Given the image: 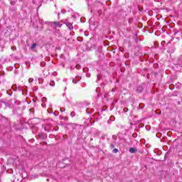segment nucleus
<instances>
[{
    "label": "nucleus",
    "mask_w": 182,
    "mask_h": 182,
    "mask_svg": "<svg viewBox=\"0 0 182 182\" xmlns=\"http://www.w3.org/2000/svg\"><path fill=\"white\" fill-rule=\"evenodd\" d=\"M49 24L50 25L51 28H53V29H56L57 28H62L63 25L60 21L50 22Z\"/></svg>",
    "instance_id": "nucleus-1"
},
{
    "label": "nucleus",
    "mask_w": 182,
    "mask_h": 182,
    "mask_svg": "<svg viewBox=\"0 0 182 182\" xmlns=\"http://www.w3.org/2000/svg\"><path fill=\"white\" fill-rule=\"evenodd\" d=\"M66 25H67L68 29H70V31L73 29V26L72 25L71 23H67Z\"/></svg>",
    "instance_id": "nucleus-2"
},
{
    "label": "nucleus",
    "mask_w": 182,
    "mask_h": 182,
    "mask_svg": "<svg viewBox=\"0 0 182 182\" xmlns=\"http://www.w3.org/2000/svg\"><path fill=\"white\" fill-rule=\"evenodd\" d=\"M18 177H19L18 175L15 176V178L11 182H21V180H19V178H18Z\"/></svg>",
    "instance_id": "nucleus-3"
},
{
    "label": "nucleus",
    "mask_w": 182,
    "mask_h": 182,
    "mask_svg": "<svg viewBox=\"0 0 182 182\" xmlns=\"http://www.w3.org/2000/svg\"><path fill=\"white\" fill-rule=\"evenodd\" d=\"M129 151L131 153H136V151H137V149H136V148H130L129 149Z\"/></svg>",
    "instance_id": "nucleus-4"
},
{
    "label": "nucleus",
    "mask_w": 182,
    "mask_h": 182,
    "mask_svg": "<svg viewBox=\"0 0 182 182\" xmlns=\"http://www.w3.org/2000/svg\"><path fill=\"white\" fill-rule=\"evenodd\" d=\"M137 92H139V93H141V92H143V87L141 86L138 87Z\"/></svg>",
    "instance_id": "nucleus-5"
},
{
    "label": "nucleus",
    "mask_w": 182,
    "mask_h": 182,
    "mask_svg": "<svg viewBox=\"0 0 182 182\" xmlns=\"http://www.w3.org/2000/svg\"><path fill=\"white\" fill-rule=\"evenodd\" d=\"M36 48V43H33L32 46H31V50H33Z\"/></svg>",
    "instance_id": "nucleus-6"
},
{
    "label": "nucleus",
    "mask_w": 182,
    "mask_h": 182,
    "mask_svg": "<svg viewBox=\"0 0 182 182\" xmlns=\"http://www.w3.org/2000/svg\"><path fill=\"white\" fill-rule=\"evenodd\" d=\"M50 86H52V87L55 86V81H50Z\"/></svg>",
    "instance_id": "nucleus-7"
},
{
    "label": "nucleus",
    "mask_w": 182,
    "mask_h": 182,
    "mask_svg": "<svg viewBox=\"0 0 182 182\" xmlns=\"http://www.w3.org/2000/svg\"><path fill=\"white\" fill-rule=\"evenodd\" d=\"M70 116H71V117H75V116H76V114L75 113V112H72L70 113Z\"/></svg>",
    "instance_id": "nucleus-8"
},
{
    "label": "nucleus",
    "mask_w": 182,
    "mask_h": 182,
    "mask_svg": "<svg viewBox=\"0 0 182 182\" xmlns=\"http://www.w3.org/2000/svg\"><path fill=\"white\" fill-rule=\"evenodd\" d=\"M113 153H118L119 152V149H113Z\"/></svg>",
    "instance_id": "nucleus-9"
},
{
    "label": "nucleus",
    "mask_w": 182,
    "mask_h": 182,
    "mask_svg": "<svg viewBox=\"0 0 182 182\" xmlns=\"http://www.w3.org/2000/svg\"><path fill=\"white\" fill-rule=\"evenodd\" d=\"M32 82H33V78H29L28 79V82L32 83Z\"/></svg>",
    "instance_id": "nucleus-10"
},
{
    "label": "nucleus",
    "mask_w": 182,
    "mask_h": 182,
    "mask_svg": "<svg viewBox=\"0 0 182 182\" xmlns=\"http://www.w3.org/2000/svg\"><path fill=\"white\" fill-rule=\"evenodd\" d=\"M79 80H80V79L77 80V81H75V79H73V83H77V82H79Z\"/></svg>",
    "instance_id": "nucleus-11"
},
{
    "label": "nucleus",
    "mask_w": 182,
    "mask_h": 182,
    "mask_svg": "<svg viewBox=\"0 0 182 182\" xmlns=\"http://www.w3.org/2000/svg\"><path fill=\"white\" fill-rule=\"evenodd\" d=\"M11 49H12L13 50H15L16 49V46H12V47H11Z\"/></svg>",
    "instance_id": "nucleus-12"
},
{
    "label": "nucleus",
    "mask_w": 182,
    "mask_h": 182,
    "mask_svg": "<svg viewBox=\"0 0 182 182\" xmlns=\"http://www.w3.org/2000/svg\"><path fill=\"white\" fill-rule=\"evenodd\" d=\"M65 110H66L65 108H60V112H63Z\"/></svg>",
    "instance_id": "nucleus-13"
},
{
    "label": "nucleus",
    "mask_w": 182,
    "mask_h": 182,
    "mask_svg": "<svg viewBox=\"0 0 182 182\" xmlns=\"http://www.w3.org/2000/svg\"><path fill=\"white\" fill-rule=\"evenodd\" d=\"M62 14H66V10H61Z\"/></svg>",
    "instance_id": "nucleus-14"
},
{
    "label": "nucleus",
    "mask_w": 182,
    "mask_h": 182,
    "mask_svg": "<svg viewBox=\"0 0 182 182\" xmlns=\"http://www.w3.org/2000/svg\"><path fill=\"white\" fill-rule=\"evenodd\" d=\"M44 130H45L46 132H49V129H47L46 127H44Z\"/></svg>",
    "instance_id": "nucleus-15"
},
{
    "label": "nucleus",
    "mask_w": 182,
    "mask_h": 182,
    "mask_svg": "<svg viewBox=\"0 0 182 182\" xmlns=\"http://www.w3.org/2000/svg\"><path fill=\"white\" fill-rule=\"evenodd\" d=\"M41 66H45V63H41Z\"/></svg>",
    "instance_id": "nucleus-16"
},
{
    "label": "nucleus",
    "mask_w": 182,
    "mask_h": 182,
    "mask_svg": "<svg viewBox=\"0 0 182 182\" xmlns=\"http://www.w3.org/2000/svg\"><path fill=\"white\" fill-rule=\"evenodd\" d=\"M43 136L42 134H39V137H42Z\"/></svg>",
    "instance_id": "nucleus-17"
},
{
    "label": "nucleus",
    "mask_w": 182,
    "mask_h": 182,
    "mask_svg": "<svg viewBox=\"0 0 182 182\" xmlns=\"http://www.w3.org/2000/svg\"><path fill=\"white\" fill-rule=\"evenodd\" d=\"M112 92H115V90H114V89H112Z\"/></svg>",
    "instance_id": "nucleus-18"
},
{
    "label": "nucleus",
    "mask_w": 182,
    "mask_h": 182,
    "mask_svg": "<svg viewBox=\"0 0 182 182\" xmlns=\"http://www.w3.org/2000/svg\"><path fill=\"white\" fill-rule=\"evenodd\" d=\"M59 15H60V13H58V16H59Z\"/></svg>",
    "instance_id": "nucleus-19"
},
{
    "label": "nucleus",
    "mask_w": 182,
    "mask_h": 182,
    "mask_svg": "<svg viewBox=\"0 0 182 182\" xmlns=\"http://www.w3.org/2000/svg\"><path fill=\"white\" fill-rule=\"evenodd\" d=\"M5 74V73H3V75H4Z\"/></svg>",
    "instance_id": "nucleus-20"
},
{
    "label": "nucleus",
    "mask_w": 182,
    "mask_h": 182,
    "mask_svg": "<svg viewBox=\"0 0 182 182\" xmlns=\"http://www.w3.org/2000/svg\"><path fill=\"white\" fill-rule=\"evenodd\" d=\"M5 74V73H3V75H4Z\"/></svg>",
    "instance_id": "nucleus-21"
}]
</instances>
